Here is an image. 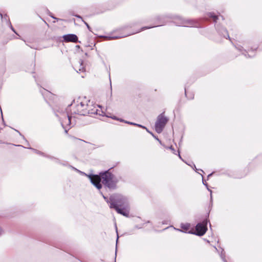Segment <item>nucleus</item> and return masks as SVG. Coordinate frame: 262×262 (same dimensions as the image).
<instances>
[{"instance_id":"1","label":"nucleus","mask_w":262,"mask_h":262,"mask_svg":"<svg viewBox=\"0 0 262 262\" xmlns=\"http://www.w3.org/2000/svg\"><path fill=\"white\" fill-rule=\"evenodd\" d=\"M71 114L85 115L89 114H98L97 110H94L92 102L85 97H80L74 100V102L68 107Z\"/></svg>"},{"instance_id":"2","label":"nucleus","mask_w":262,"mask_h":262,"mask_svg":"<svg viewBox=\"0 0 262 262\" xmlns=\"http://www.w3.org/2000/svg\"><path fill=\"white\" fill-rule=\"evenodd\" d=\"M88 177L91 180L92 183L100 189L101 187V182L105 186L110 189H115L116 186L117 180L111 172L105 171L103 172L100 173L99 175H88Z\"/></svg>"},{"instance_id":"3","label":"nucleus","mask_w":262,"mask_h":262,"mask_svg":"<svg viewBox=\"0 0 262 262\" xmlns=\"http://www.w3.org/2000/svg\"><path fill=\"white\" fill-rule=\"evenodd\" d=\"M110 207L114 208L116 211L125 216L129 215V206L126 198L118 195L116 198L111 196L110 198Z\"/></svg>"},{"instance_id":"4","label":"nucleus","mask_w":262,"mask_h":262,"mask_svg":"<svg viewBox=\"0 0 262 262\" xmlns=\"http://www.w3.org/2000/svg\"><path fill=\"white\" fill-rule=\"evenodd\" d=\"M167 121L168 119L164 116L163 114L159 115L155 123L156 131L158 133H161L163 131Z\"/></svg>"},{"instance_id":"5","label":"nucleus","mask_w":262,"mask_h":262,"mask_svg":"<svg viewBox=\"0 0 262 262\" xmlns=\"http://www.w3.org/2000/svg\"><path fill=\"white\" fill-rule=\"evenodd\" d=\"M73 115L74 114H71V112L70 111V108L67 107V115L63 114V117L62 118L61 120V125L64 128L66 133L68 132L69 127L70 126V124H71V119Z\"/></svg>"},{"instance_id":"6","label":"nucleus","mask_w":262,"mask_h":262,"mask_svg":"<svg viewBox=\"0 0 262 262\" xmlns=\"http://www.w3.org/2000/svg\"><path fill=\"white\" fill-rule=\"evenodd\" d=\"M207 221L204 220L202 223H199L195 227L196 234L199 236L203 235L207 231Z\"/></svg>"},{"instance_id":"7","label":"nucleus","mask_w":262,"mask_h":262,"mask_svg":"<svg viewBox=\"0 0 262 262\" xmlns=\"http://www.w3.org/2000/svg\"><path fill=\"white\" fill-rule=\"evenodd\" d=\"M63 38L66 42H77L78 41L77 36L73 34L64 35L63 36Z\"/></svg>"},{"instance_id":"8","label":"nucleus","mask_w":262,"mask_h":262,"mask_svg":"<svg viewBox=\"0 0 262 262\" xmlns=\"http://www.w3.org/2000/svg\"><path fill=\"white\" fill-rule=\"evenodd\" d=\"M179 26H183L184 27H193L192 23L190 21L182 20L181 23L178 24Z\"/></svg>"},{"instance_id":"9","label":"nucleus","mask_w":262,"mask_h":262,"mask_svg":"<svg viewBox=\"0 0 262 262\" xmlns=\"http://www.w3.org/2000/svg\"><path fill=\"white\" fill-rule=\"evenodd\" d=\"M79 68L76 67V69L77 72H78V71H79L80 72H82L84 71V67L82 66V61L81 60L79 61Z\"/></svg>"},{"instance_id":"10","label":"nucleus","mask_w":262,"mask_h":262,"mask_svg":"<svg viewBox=\"0 0 262 262\" xmlns=\"http://www.w3.org/2000/svg\"><path fill=\"white\" fill-rule=\"evenodd\" d=\"M189 224H182L181 228L183 230H184L185 232H187L188 229H189Z\"/></svg>"},{"instance_id":"11","label":"nucleus","mask_w":262,"mask_h":262,"mask_svg":"<svg viewBox=\"0 0 262 262\" xmlns=\"http://www.w3.org/2000/svg\"><path fill=\"white\" fill-rule=\"evenodd\" d=\"M209 15H210V16L211 17H212V18H213V20H214V22H216V20H217V19H218V18H219L218 16H216V15H214V14L211 13H210L209 14Z\"/></svg>"},{"instance_id":"12","label":"nucleus","mask_w":262,"mask_h":262,"mask_svg":"<svg viewBox=\"0 0 262 262\" xmlns=\"http://www.w3.org/2000/svg\"><path fill=\"white\" fill-rule=\"evenodd\" d=\"M130 34L123 35H121V36H114L111 37V38H112V39H117V38H121V37H124L127 36H128Z\"/></svg>"},{"instance_id":"13","label":"nucleus","mask_w":262,"mask_h":262,"mask_svg":"<svg viewBox=\"0 0 262 262\" xmlns=\"http://www.w3.org/2000/svg\"><path fill=\"white\" fill-rule=\"evenodd\" d=\"M126 123H127L128 124H133V125H137V126H140L141 127H142L143 128H146V127L145 126H142L141 125L137 124L136 123H134L129 122H126Z\"/></svg>"},{"instance_id":"14","label":"nucleus","mask_w":262,"mask_h":262,"mask_svg":"<svg viewBox=\"0 0 262 262\" xmlns=\"http://www.w3.org/2000/svg\"><path fill=\"white\" fill-rule=\"evenodd\" d=\"M221 256L222 259L223 260V261H224V262H227V261L226 260V259H225V256H224V255H223L222 254V253L221 254Z\"/></svg>"},{"instance_id":"15","label":"nucleus","mask_w":262,"mask_h":262,"mask_svg":"<svg viewBox=\"0 0 262 262\" xmlns=\"http://www.w3.org/2000/svg\"><path fill=\"white\" fill-rule=\"evenodd\" d=\"M85 25L86 26L87 28H88V29L89 30H91V28L89 26V25L88 24V23H86V22L84 21Z\"/></svg>"},{"instance_id":"16","label":"nucleus","mask_w":262,"mask_h":262,"mask_svg":"<svg viewBox=\"0 0 262 262\" xmlns=\"http://www.w3.org/2000/svg\"><path fill=\"white\" fill-rule=\"evenodd\" d=\"M153 27H146V28H142V30H144L145 29H149V28H152Z\"/></svg>"},{"instance_id":"17","label":"nucleus","mask_w":262,"mask_h":262,"mask_svg":"<svg viewBox=\"0 0 262 262\" xmlns=\"http://www.w3.org/2000/svg\"><path fill=\"white\" fill-rule=\"evenodd\" d=\"M208 190L211 193V198L212 197V191L210 190L208 188H207Z\"/></svg>"},{"instance_id":"18","label":"nucleus","mask_w":262,"mask_h":262,"mask_svg":"<svg viewBox=\"0 0 262 262\" xmlns=\"http://www.w3.org/2000/svg\"><path fill=\"white\" fill-rule=\"evenodd\" d=\"M103 198H104V199H105V200L107 202H108V201L107 199L105 196H104V195H103Z\"/></svg>"},{"instance_id":"19","label":"nucleus","mask_w":262,"mask_h":262,"mask_svg":"<svg viewBox=\"0 0 262 262\" xmlns=\"http://www.w3.org/2000/svg\"><path fill=\"white\" fill-rule=\"evenodd\" d=\"M11 29L12 30V31H13V32H15V31H14V29H13V28L12 27V26L11 25Z\"/></svg>"},{"instance_id":"20","label":"nucleus","mask_w":262,"mask_h":262,"mask_svg":"<svg viewBox=\"0 0 262 262\" xmlns=\"http://www.w3.org/2000/svg\"><path fill=\"white\" fill-rule=\"evenodd\" d=\"M170 149H171V150H172L173 151L174 150V149L171 146L170 147Z\"/></svg>"},{"instance_id":"21","label":"nucleus","mask_w":262,"mask_h":262,"mask_svg":"<svg viewBox=\"0 0 262 262\" xmlns=\"http://www.w3.org/2000/svg\"><path fill=\"white\" fill-rule=\"evenodd\" d=\"M203 182L204 185H206L207 187V185L206 184H205V182H204L203 181Z\"/></svg>"},{"instance_id":"22","label":"nucleus","mask_w":262,"mask_h":262,"mask_svg":"<svg viewBox=\"0 0 262 262\" xmlns=\"http://www.w3.org/2000/svg\"><path fill=\"white\" fill-rule=\"evenodd\" d=\"M203 182L204 185H206L207 187V185L206 184H205V182H204L203 181Z\"/></svg>"},{"instance_id":"23","label":"nucleus","mask_w":262,"mask_h":262,"mask_svg":"<svg viewBox=\"0 0 262 262\" xmlns=\"http://www.w3.org/2000/svg\"><path fill=\"white\" fill-rule=\"evenodd\" d=\"M112 118L113 119H116H116H117L115 117H112Z\"/></svg>"},{"instance_id":"24","label":"nucleus","mask_w":262,"mask_h":262,"mask_svg":"<svg viewBox=\"0 0 262 262\" xmlns=\"http://www.w3.org/2000/svg\"><path fill=\"white\" fill-rule=\"evenodd\" d=\"M77 16V17H78V18H81V16H79V15H77V16Z\"/></svg>"},{"instance_id":"25","label":"nucleus","mask_w":262,"mask_h":262,"mask_svg":"<svg viewBox=\"0 0 262 262\" xmlns=\"http://www.w3.org/2000/svg\"><path fill=\"white\" fill-rule=\"evenodd\" d=\"M179 157H180V158H181V156H180V154L179 155Z\"/></svg>"},{"instance_id":"26","label":"nucleus","mask_w":262,"mask_h":262,"mask_svg":"<svg viewBox=\"0 0 262 262\" xmlns=\"http://www.w3.org/2000/svg\"><path fill=\"white\" fill-rule=\"evenodd\" d=\"M211 174H209L208 175V177H209V176H211Z\"/></svg>"},{"instance_id":"27","label":"nucleus","mask_w":262,"mask_h":262,"mask_svg":"<svg viewBox=\"0 0 262 262\" xmlns=\"http://www.w3.org/2000/svg\"><path fill=\"white\" fill-rule=\"evenodd\" d=\"M178 230H179V231H182V230H179V229H178Z\"/></svg>"}]
</instances>
